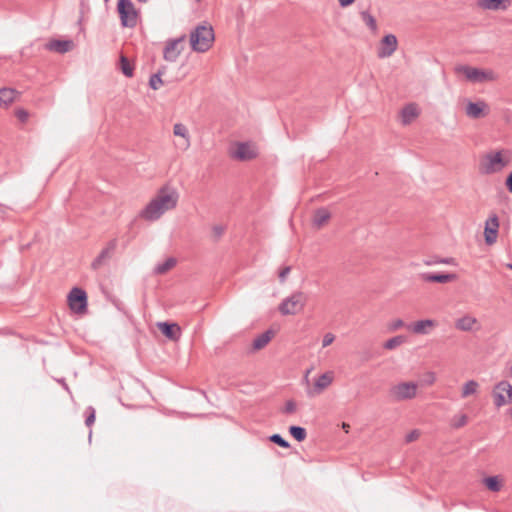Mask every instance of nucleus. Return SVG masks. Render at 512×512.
<instances>
[{
  "instance_id": "obj_38",
  "label": "nucleus",
  "mask_w": 512,
  "mask_h": 512,
  "mask_svg": "<svg viewBox=\"0 0 512 512\" xmlns=\"http://www.w3.org/2000/svg\"><path fill=\"white\" fill-rule=\"evenodd\" d=\"M468 422V417L466 414H460L455 416L452 420V426L456 429L465 426Z\"/></svg>"
},
{
  "instance_id": "obj_20",
  "label": "nucleus",
  "mask_w": 512,
  "mask_h": 512,
  "mask_svg": "<svg viewBox=\"0 0 512 512\" xmlns=\"http://www.w3.org/2000/svg\"><path fill=\"white\" fill-rule=\"evenodd\" d=\"M476 322V318L469 315H465L456 321L455 327L461 331H471Z\"/></svg>"
},
{
  "instance_id": "obj_41",
  "label": "nucleus",
  "mask_w": 512,
  "mask_h": 512,
  "mask_svg": "<svg viewBox=\"0 0 512 512\" xmlns=\"http://www.w3.org/2000/svg\"><path fill=\"white\" fill-rule=\"evenodd\" d=\"M225 228L222 225H215L212 227L213 236L215 241L219 240L224 234Z\"/></svg>"
},
{
  "instance_id": "obj_36",
  "label": "nucleus",
  "mask_w": 512,
  "mask_h": 512,
  "mask_svg": "<svg viewBox=\"0 0 512 512\" xmlns=\"http://www.w3.org/2000/svg\"><path fill=\"white\" fill-rule=\"evenodd\" d=\"M496 388L505 391L510 402L512 403V385L510 384V382H508L507 380H501L496 384Z\"/></svg>"
},
{
  "instance_id": "obj_34",
  "label": "nucleus",
  "mask_w": 512,
  "mask_h": 512,
  "mask_svg": "<svg viewBox=\"0 0 512 512\" xmlns=\"http://www.w3.org/2000/svg\"><path fill=\"white\" fill-rule=\"evenodd\" d=\"M120 69L125 76H133V67L131 66L129 60L123 55L120 57Z\"/></svg>"
},
{
  "instance_id": "obj_18",
  "label": "nucleus",
  "mask_w": 512,
  "mask_h": 512,
  "mask_svg": "<svg viewBox=\"0 0 512 512\" xmlns=\"http://www.w3.org/2000/svg\"><path fill=\"white\" fill-rule=\"evenodd\" d=\"M436 325L435 321L431 319L419 320L409 326V329L415 333L420 335H425L429 333V329Z\"/></svg>"
},
{
  "instance_id": "obj_43",
  "label": "nucleus",
  "mask_w": 512,
  "mask_h": 512,
  "mask_svg": "<svg viewBox=\"0 0 512 512\" xmlns=\"http://www.w3.org/2000/svg\"><path fill=\"white\" fill-rule=\"evenodd\" d=\"M290 271H291V267H290V266H286V267H284V268L279 272L278 277H279V281H280L281 283H283V282H285V281H286V278H287L288 274L290 273Z\"/></svg>"
},
{
  "instance_id": "obj_14",
  "label": "nucleus",
  "mask_w": 512,
  "mask_h": 512,
  "mask_svg": "<svg viewBox=\"0 0 512 512\" xmlns=\"http://www.w3.org/2000/svg\"><path fill=\"white\" fill-rule=\"evenodd\" d=\"M158 328L161 333L170 340H177L180 337L181 329L176 323L159 322Z\"/></svg>"
},
{
  "instance_id": "obj_35",
  "label": "nucleus",
  "mask_w": 512,
  "mask_h": 512,
  "mask_svg": "<svg viewBox=\"0 0 512 512\" xmlns=\"http://www.w3.org/2000/svg\"><path fill=\"white\" fill-rule=\"evenodd\" d=\"M161 75H162L161 71H158L157 73L151 75L150 80H149V86L151 89L157 90L163 84Z\"/></svg>"
},
{
  "instance_id": "obj_8",
  "label": "nucleus",
  "mask_w": 512,
  "mask_h": 512,
  "mask_svg": "<svg viewBox=\"0 0 512 512\" xmlns=\"http://www.w3.org/2000/svg\"><path fill=\"white\" fill-rule=\"evenodd\" d=\"M70 309L76 313H84L87 310V294L78 287H74L68 294Z\"/></svg>"
},
{
  "instance_id": "obj_40",
  "label": "nucleus",
  "mask_w": 512,
  "mask_h": 512,
  "mask_svg": "<svg viewBox=\"0 0 512 512\" xmlns=\"http://www.w3.org/2000/svg\"><path fill=\"white\" fill-rule=\"evenodd\" d=\"M86 414L85 424L91 426L95 422V409L92 406L87 407Z\"/></svg>"
},
{
  "instance_id": "obj_56",
  "label": "nucleus",
  "mask_w": 512,
  "mask_h": 512,
  "mask_svg": "<svg viewBox=\"0 0 512 512\" xmlns=\"http://www.w3.org/2000/svg\"><path fill=\"white\" fill-rule=\"evenodd\" d=\"M105 2H108L109 0H104Z\"/></svg>"
},
{
  "instance_id": "obj_52",
  "label": "nucleus",
  "mask_w": 512,
  "mask_h": 512,
  "mask_svg": "<svg viewBox=\"0 0 512 512\" xmlns=\"http://www.w3.org/2000/svg\"><path fill=\"white\" fill-rule=\"evenodd\" d=\"M508 375H509L510 377H512V363H511V365H510V366H509V368H508Z\"/></svg>"
},
{
  "instance_id": "obj_17",
  "label": "nucleus",
  "mask_w": 512,
  "mask_h": 512,
  "mask_svg": "<svg viewBox=\"0 0 512 512\" xmlns=\"http://www.w3.org/2000/svg\"><path fill=\"white\" fill-rule=\"evenodd\" d=\"M72 47L73 42L71 40H52L46 45L48 50L55 51L60 54L70 51Z\"/></svg>"
},
{
  "instance_id": "obj_23",
  "label": "nucleus",
  "mask_w": 512,
  "mask_h": 512,
  "mask_svg": "<svg viewBox=\"0 0 512 512\" xmlns=\"http://www.w3.org/2000/svg\"><path fill=\"white\" fill-rule=\"evenodd\" d=\"M272 336H273V332L271 330H267L264 333L258 335L253 340V344H252L253 348L255 350H260V349L264 348L269 343Z\"/></svg>"
},
{
  "instance_id": "obj_26",
  "label": "nucleus",
  "mask_w": 512,
  "mask_h": 512,
  "mask_svg": "<svg viewBox=\"0 0 512 512\" xmlns=\"http://www.w3.org/2000/svg\"><path fill=\"white\" fill-rule=\"evenodd\" d=\"M483 483L492 492H499L502 488V481L499 476L485 477Z\"/></svg>"
},
{
  "instance_id": "obj_30",
  "label": "nucleus",
  "mask_w": 512,
  "mask_h": 512,
  "mask_svg": "<svg viewBox=\"0 0 512 512\" xmlns=\"http://www.w3.org/2000/svg\"><path fill=\"white\" fill-rule=\"evenodd\" d=\"M406 337L403 335H397L390 339H388L384 344L383 347L387 350L395 349L396 347L402 345L405 343Z\"/></svg>"
},
{
  "instance_id": "obj_33",
  "label": "nucleus",
  "mask_w": 512,
  "mask_h": 512,
  "mask_svg": "<svg viewBox=\"0 0 512 512\" xmlns=\"http://www.w3.org/2000/svg\"><path fill=\"white\" fill-rule=\"evenodd\" d=\"M478 388V383L474 380L467 381L462 388V397L466 398L476 392Z\"/></svg>"
},
{
  "instance_id": "obj_11",
  "label": "nucleus",
  "mask_w": 512,
  "mask_h": 512,
  "mask_svg": "<svg viewBox=\"0 0 512 512\" xmlns=\"http://www.w3.org/2000/svg\"><path fill=\"white\" fill-rule=\"evenodd\" d=\"M185 40V35L177 39L169 40L164 48L163 57L166 61L175 62L179 57L182 48H179V45Z\"/></svg>"
},
{
  "instance_id": "obj_51",
  "label": "nucleus",
  "mask_w": 512,
  "mask_h": 512,
  "mask_svg": "<svg viewBox=\"0 0 512 512\" xmlns=\"http://www.w3.org/2000/svg\"><path fill=\"white\" fill-rule=\"evenodd\" d=\"M60 382H61V385H63V386H64V388H65L66 390H68V386H67V384L65 383V380H64V379H62V380H60Z\"/></svg>"
},
{
  "instance_id": "obj_19",
  "label": "nucleus",
  "mask_w": 512,
  "mask_h": 512,
  "mask_svg": "<svg viewBox=\"0 0 512 512\" xmlns=\"http://www.w3.org/2000/svg\"><path fill=\"white\" fill-rule=\"evenodd\" d=\"M417 116L418 109L415 104H408L401 110V121L404 125L411 123Z\"/></svg>"
},
{
  "instance_id": "obj_31",
  "label": "nucleus",
  "mask_w": 512,
  "mask_h": 512,
  "mask_svg": "<svg viewBox=\"0 0 512 512\" xmlns=\"http://www.w3.org/2000/svg\"><path fill=\"white\" fill-rule=\"evenodd\" d=\"M363 22L371 29L372 32L377 31V23L374 16H372L368 11H362L360 13Z\"/></svg>"
},
{
  "instance_id": "obj_1",
  "label": "nucleus",
  "mask_w": 512,
  "mask_h": 512,
  "mask_svg": "<svg viewBox=\"0 0 512 512\" xmlns=\"http://www.w3.org/2000/svg\"><path fill=\"white\" fill-rule=\"evenodd\" d=\"M178 193L169 188H161L157 195L140 212V217L148 220H158L166 211L176 207L178 202Z\"/></svg>"
},
{
  "instance_id": "obj_22",
  "label": "nucleus",
  "mask_w": 512,
  "mask_h": 512,
  "mask_svg": "<svg viewBox=\"0 0 512 512\" xmlns=\"http://www.w3.org/2000/svg\"><path fill=\"white\" fill-rule=\"evenodd\" d=\"M331 217L330 212L326 208H319L315 211L313 224L316 227L323 226Z\"/></svg>"
},
{
  "instance_id": "obj_16",
  "label": "nucleus",
  "mask_w": 512,
  "mask_h": 512,
  "mask_svg": "<svg viewBox=\"0 0 512 512\" xmlns=\"http://www.w3.org/2000/svg\"><path fill=\"white\" fill-rule=\"evenodd\" d=\"M487 104L484 101L468 102L466 106V115L472 119H479L485 115L484 110Z\"/></svg>"
},
{
  "instance_id": "obj_3",
  "label": "nucleus",
  "mask_w": 512,
  "mask_h": 512,
  "mask_svg": "<svg viewBox=\"0 0 512 512\" xmlns=\"http://www.w3.org/2000/svg\"><path fill=\"white\" fill-rule=\"evenodd\" d=\"M509 161L504 159L502 151L487 153L480 162V172L482 174H494L502 171Z\"/></svg>"
},
{
  "instance_id": "obj_21",
  "label": "nucleus",
  "mask_w": 512,
  "mask_h": 512,
  "mask_svg": "<svg viewBox=\"0 0 512 512\" xmlns=\"http://www.w3.org/2000/svg\"><path fill=\"white\" fill-rule=\"evenodd\" d=\"M16 91L11 88L0 89V106L8 107L16 97Z\"/></svg>"
},
{
  "instance_id": "obj_24",
  "label": "nucleus",
  "mask_w": 512,
  "mask_h": 512,
  "mask_svg": "<svg viewBox=\"0 0 512 512\" xmlns=\"http://www.w3.org/2000/svg\"><path fill=\"white\" fill-rule=\"evenodd\" d=\"M504 392L505 391H502L501 389H497L496 385L493 387L492 396L494 399V405L498 409L511 403L508 396L507 397L504 396V394H503Z\"/></svg>"
},
{
  "instance_id": "obj_46",
  "label": "nucleus",
  "mask_w": 512,
  "mask_h": 512,
  "mask_svg": "<svg viewBox=\"0 0 512 512\" xmlns=\"http://www.w3.org/2000/svg\"><path fill=\"white\" fill-rule=\"evenodd\" d=\"M419 437V432L417 430H413L406 435V442L410 443L416 440Z\"/></svg>"
},
{
  "instance_id": "obj_39",
  "label": "nucleus",
  "mask_w": 512,
  "mask_h": 512,
  "mask_svg": "<svg viewBox=\"0 0 512 512\" xmlns=\"http://www.w3.org/2000/svg\"><path fill=\"white\" fill-rule=\"evenodd\" d=\"M439 263L454 264V259L453 258H438V259H434V260H425L424 261V264L427 266H432V265L439 264Z\"/></svg>"
},
{
  "instance_id": "obj_9",
  "label": "nucleus",
  "mask_w": 512,
  "mask_h": 512,
  "mask_svg": "<svg viewBox=\"0 0 512 512\" xmlns=\"http://www.w3.org/2000/svg\"><path fill=\"white\" fill-rule=\"evenodd\" d=\"M118 245V241L116 238L110 240L106 247L101 250L99 255L93 260L91 263V268L93 270H98L102 266L106 265L108 261L110 260L111 256L115 252Z\"/></svg>"
},
{
  "instance_id": "obj_10",
  "label": "nucleus",
  "mask_w": 512,
  "mask_h": 512,
  "mask_svg": "<svg viewBox=\"0 0 512 512\" xmlns=\"http://www.w3.org/2000/svg\"><path fill=\"white\" fill-rule=\"evenodd\" d=\"M397 46V37L394 34H387L380 41L377 56L381 59L388 58L397 50Z\"/></svg>"
},
{
  "instance_id": "obj_27",
  "label": "nucleus",
  "mask_w": 512,
  "mask_h": 512,
  "mask_svg": "<svg viewBox=\"0 0 512 512\" xmlns=\"http://www.w3.org/2000/svg\"><path fill=\"white\" fill-rule=\"evenodd\" d=\"M498 236V229L490 226V222H486L484 229V238L487 245H492L496 242Z\"/></svg>"
},
{
  "instance_id": "obj_44",
  "label": "nucleus",
  "mask_w": 512,
  "mask_h": 512,
  "mask_svg": "<svg viewBox=\"0 0 512 512\" xmlns=\"http://www.w3.org/2000/svg\"><path fill=\"white\" fill-rule=\"evenodd\" d=\"M335 336L332 333H326L322 340V346L327 347L334 341Z\"/></svg>"
},
{
  "instance_id": "obj_48",
  "label": "nucleus",
  "mask_w": 512,
  "mask_h": 512,
  "mask_svg": "<svg viewBox=\"0 0 512 512\" xmlns=\"http://www.w3.org/2000/svg\"><path fill=\"white\" fill-rule=\"evenodd\" d=\"M507 190L512 193V171L508 174L505 180Z\"/></svg>"
},
{
  "instance_id": "obj_4",
  "label": "nucleus",
  "mask_w": 512,
  "mask_h": 512,
  "mask_svg": "<svg viewBox=\"0 0 512 512\" xmlns=\"http://www.w3.org/2000/svg\"><path fill=\"white\" fill-rule=\"evenodd\" d=\"M455 72L458 74H463L467 80L473 83H483L487 81H494L496 79L493 71L482 70L468 65L456 66Z\"/></svg>"
},
{
  "instance_id": "obj_32",
  "label": "nucleus",
  "mask_w": 512,
  "mask_h": 512,
  "mask_svg": "<svg viewBox=\"0 0 512 512\" xmlns=\"http://www.w3.org/2000/svg\"><path fill=\"white\" fill-rule=\"evenodd\" d=\"M173 133L176 136H180L186 139V147L190 145L188 130L184 124L176 123L173 127Z\"/></svg>"
},
{
  "instance_id": "obj_15",
  "label": "nucleus",
  "mask_w": 512,
  "mask_h": 512,
  "mask_svg": "<svg viewBox=\"0 0 512 512\" xmlns=\"http://www.w3.org/2000/svg\"><path fill=\"white\" fill-rule=\"evenodd\" d=\"M478 5L485 10L505 11L511 5V0H480Z\"/></svg>"
},
{
  "instance_id": "obj_5",
  "label": "nucleus",
  "mask_w": 512,
  "mask_h": 512,
  "mask_svg": "<svg viewBox=\"0 0 512 512\" xmlns=\"http://www.w3.org/2000/svg\"><path fill=\"white\" fill-rule=\"evenodd\" d=\"M306 301L307 297L303 292H294L282 300L278 310L282 315H295L303 310Z\"/></svg>"
},
{
  "instance_id": "obj_45",
  "label": "nucleus",
  "mask_w": 512,
  "mask_h": 512,
  "mask_svg": "<svg viewBox=\"0 0 512 512\" xmlns=\"http://www.w3.org/2000/svg\"><path fill=\"white\" fill-rule=\"evenodd\" d=\"M486 222H490L491 227L499 228V219L496 214H493L489 217V219Z\"/></svg>"
},
{
  "instance_id": "obj_7",
  "label": "nucleus",
  "mask_w": 512,
  "mask_h": 512,
  "mask_svg": "<svg viewBox=\"0 0 512 512\" xmlns=\"http://www.w3.org/2000/svg\"><path fill=\"white\" fill-rule=\"evenodd\" d=\"M417 389L418 385L415 382H401L390 388L389 395L396 402L410 400L416 396Z\"/></svg>"
},
{
  "instance_id": "obj_2",
  "label": "nucleus",
  "mask_w": 512,
  "mask_h": 512,
  "mask_svg": "<svg viewBox=\"0 0 512 512\" xmlns=\"http://www.w3.org/2000/svg\"><path fill=\"white\" fill-rule=\"evenodd\" d=\"M214 39V31L211 26L198 25L190 34L191 48L196 52H206L212 46Z\"/></svg>"
},
{
  "instance_id": "obj_6",
  "label": "nucleus",
  "mask_w": 512,
  "mask_h": 512,
  "mask_svg": "<svg viewBox=\"0 0 512 512\" xmlns=\"http://www.w3.org/2000/svg\"><path fill=\"white\" fill-rule=\"evenodd\" d=\"M117 10L123 27L134 28L137 25L138 14L131 0H118Z\"/></svg>"
},
{
  "instance_id": "obj_49",
  "label": "nucleus",
  "mask_w": 512,
  "mask_h": 512,
  "mask_svg": "<svg viewBox=\"0 0 512 512\" xmlns=\"http://www.w3.org/2000/svg\"><path fill=\"white\" fill-rule=\"evenodd\" d=\"M403 326H404L403 320L397 319V320L393 321V323L391 324V329L398 330L399 328H401Z\"/></svg>"
},
{
  "instance_id": "obj_42",
  "label": "nucleus",
  "mask_w": 512,
  "mask_h": 512,
  "mask_svg": "<svg viewBox=\"0 0 512 512\" xmlns=\"http://www.w3.org/2000/svg\"><path fill=\"white\" fill-rule=\"evenodd\" d=\"M296 410V403L293 400H288L285 404L284 413L290 414L295 412Z\"/></svg>"
},
{
  "instance_id": "obj_50",
  "label": "nucleus",
  "mask_w": 512,
  "mask_h": 512,
  "mask_svg": "<svg viewBox=\"0 0 512 512\" xmlns=\"http://www.w3.org/2000/svg\"><path fill=\"white\" fill-rule=\"evenodd\" d=\"M338 2L339 5L344 8L352 5L355 2V0H338Z\"/></svg>"
},
{
  "instance_id": "obj_13",
  "label": "nucleus",
  "mask_w": 512,
  "mask_h": 512,
  "mask_svg": "<svg viewBox=\"0 0 512 512\" xmlns=\"http://www.w3.org/2000/svg\"><path fill=\"white\" fill-rule=\"evenodd\" d=\"M420 278L425 282L448 283L454 281L457 278V275L454 273L425 272L420 274Z\"/></svg>"
},
{
  "instance_id": "obj_12",
  "label": "nucleus",
  "mask_w": 512,
  "mask_h": 512,
  "mask_svg": "<svg viewBox=\"0 0 512 512\" xmlns=\"http://www.w3.org/2000/svg\"><path fill=\"white\" fill-rule=\"evenodd\" d=\"M231 156L241 161L254 159L257 154L248 143L241 142L237 144V148L231 153Z\"/></svg>"
},
{
  "instance_id": "obj_28",
  "label": "nucleus",
  "mask_w": 512,
  "mask_h": 512,
  "mask_svg": "<svg viewBox=\"0 0 512 512\" xmlns=\"http://www.w3.org/2000/svg\"><path fill=\"white\" fill-rule=\"evenodd\" d=\"M176 265V259L173 257L167 258L163 263H159L154 268L155 274H165Z\"/></svg>"
},
{
  "instance_id": "obj_54",
  "label": "nucleus",
  "mask_w": 512,
  "mask_h": 512,
  "mask_svg": "<svg viewBox=\"0 0 512 512\" xmlns=\"http://www.w3.org/2000/svg\"><path fill=\"white\" fill-rule=\"evenodd\" d=\"M508 415H510V417L512 418V408H510L508 411H507Z\"/></svg>"
},
{
  "instance_id": "obj_55",
  "label": "nucleus",
  "mask_w": 512,
  "mask_h": 512,
  "mask_svg": "<svg viewBox=\"0 0 512 512\" xmlns=\"http://www.w3.org/2000/svg\"><path fill=\"white\" fill-rule=\"evenodd\" d=\"M507 267L512 270V263L508 264Z\"/></svg>"
},
{
  "instance_id": "obj_29",
  "label": "nucleus",
  "mask_w": 512,
  "mask_h": 512,
  "mask_svg": "<svg viewBox=\"0 0 512 512\" xmlns=\"http://www.w3.org/2000/svg\"><path fill=\"white\" fill-rule=\"evenodd\" d=\"M289 433L298 442L304 441L307 436V432H306L305 428H303L301 426H295V425L290 426Z\"/></svg>"
},
{
  "instance_id": "obj_25",
  "label": "nucleus",
  "mask_w": 512,
  "mask_h": 512,
  "mask_svg": "<svg viewBox=\"0 0 512 512\" xmlns=\"http://www.w3.org/2000/svg\"><path fill=\"white\" fill-rule=\"evenodd\" d=\"M332 380H333L332 373L326 372V373L320 375L316 379V381L314 383V387L317 390V392H321L322 390L327 388L332 383Z\"/></svg>"
},
{
  "instance_id": "obj_47",
  "label": "nucleus",
  "mask_w": 512,
  "mask_h": 512,
  "mask_svg": "<svg viewBox=\"0 0 512 512\" xmlns=\"http://www.w3.org/2000/svg\"><path fill=\"white\" fill-rule=\"evenodd\" d=\"M16 116L18 117V119H20L21 121H25L27 118H28V113L27 111L23 110V109H19L17 110L16 112Z\"/></svg>"
},
{
  "instance_id": "obj_37",
  "label": "nucleus",
  "mask_w": 512,
  "mask_h": 512,
  "mask_svg": "<svg viewBox=\"0 0 512 512\" xmlns=\"http://www.w3.org/2000/svg\"><path fill=\"white\" fill-rule=\"evenodd\" d=\"M269 440L282 447V448H289L290 447V444L287 440H285L280 434H273L269 437Z\"/></svg>"
},
{
  "instance_id": "obj_53",
  "label": "nucleus",
  "mask_w": 512,
  "mask_h": 512,
  "mask_svg": "<svg viewBox=\"0 0 512 512\" xmlns=\"http://www.w3.org/2000/svg\"><path fill=\"white\" fill-rule=\"evenodd\" d=\"M342 427H343V429H345V430H346V432H348V428H349V425H348V424L343 423Z\"/></svg>"
}]
</instances>
